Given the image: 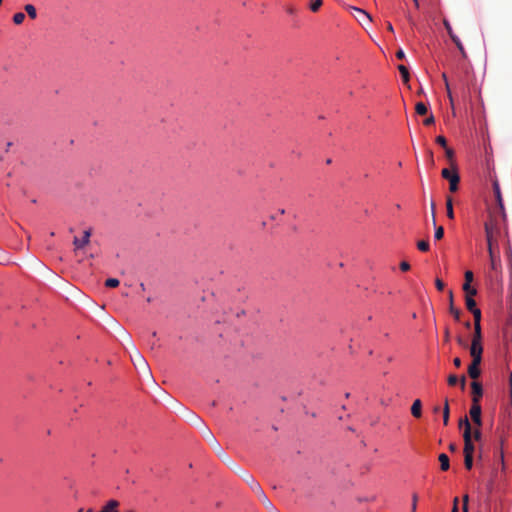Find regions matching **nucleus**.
I'll list each match as a JSON object with an SVG mask.
<instances>
[{
  "instance_id": "603ef678",
  "label": "nucleus",
  "mask_w": 512,
  "mask_h": 512,
  "mask_svg": "<svg viewBox=\"0 0 512 512\" xmlns=\"http://www.w3.org/2000/svg\"><path fill=\"white\" fill-rule=\"evenodd\" d=\"M286 11H287V13H289V14H294V13L296 12V10H295V8H294V7H288V8L286 9Z\"/></svg>"
},
{
  "instance_id": "58836bf2",
  "label": "nucleus",
  "mask_w": 512,
  "mask_h": 512,
  "mask_svg": "<svg viewBox=\"0 0 512 512\" xmlns=\"http://www.w3.org/2000/svg\"><path fill=\"white\" fill-rule=\"evenodd\" d=\"M400 269L404 272L408 271L410 269V264L406 261H402L400 263Z\"/></svg>"
},
{
  "instance_id": "20e7f679",
  "label": "nucleus",
  "mask_w": 512,
  "mask_h": 512,
  "mask_svg": "<svg viewBox=\"0 0 512 512\" xmlns=\"http://www.w3.org/2000/svg\"><path fill=\"white\" fill-rule=\"evenodd\" d=\"M243 476L245 481L250 485L251 489L257 494L259 500L264 504V506L269 510V512H280L267 498L260 484L257 481H255L253 476L249 475L248 473H244Z\"/></svg>"
},
{
  "instance_id": "680f3d73",
  "label": "nucleus",
  "mask_w": 512,
  "mask_h": 512,
  "mask_svg": "<svg viewBox=\"0 0 512 512\" xmlns=\"http://www.w3.org/2000/svg\"><path fill=\"white\" fill-rule=\"evenodd\" d=\"M462 512H468V508L467 507H462Z\"/></svg>"
},
{
  "instance_id": "052dcab7",
  "label": "nucleus",
  "mask_w": 512,
  "mask_h": 512,
  "mask_svg": "<svg viewBox=\"0 0 512 512\" xmlns=\"http://www.w3.org/2000/svg\"><path fill=\"white\" fill-rule=\"evenodd\" d=\"M414 4H415V7H419V3H418V0H413Z\"/></svg>"
},
{
  "instance_id": "0eeeda50",
  "label": "nucleus",
  "mask_w": 512,
  "mask_h": 512,
  "mask_svg": "<svg viewBox=\"0 0 512 512\" xmlns=\"http://www.w3.org/2000/svg\"><path fill=\"white\" fill-rule=\"evenodd\" d=\"M441 175L444 179L449 181L450 191L456 192L460 182L459 174L456 171H450L448 168H444L441 172Z\"/></svg>"
},
{
  "instance_id": "09e8293b",
  "label": "nucleus",
  "mask_w": 512,
  "mask_h": 512,
  "mask_svg": "<svg viewBox=\"0 0 512 512\" xmlns=\"http://www.w3.org/2000/svg\"><path fill=\"white\" fill-rule=\"evenodd\" d=\"M471 287H472V286H471V283H470V282H465V283L463 284V290H464V292H465V291H468L469 289H471Z\"/></svg>"
},
{
  "instance_id": "4be33fe9",
  "label": "nucleus",
  "mask_w": 512,
  "mask_h": 512,
  "mask_svg": "<svg viewBox=\"0 0 512 512\" xmlns=\"http://www.w3.org/2000/svg\"><path fill=\"white\" fill-rule=\"evenodd\" d=\"M415 111L418 115H425L428 112V108L423 102H418L415 105Z\"/></svg>"
},
{
  "instance_id": "2f4dec72",
  "label": "nucleus",
  "mask_w": 512,
  "mask_h": 512,
  "mask_svg": "<svg viewBox=\"0 0 512 512\" xmlns=\"http://www.w3.org/2000/svg\"><path fill=\"white\" fill-rule=\"evenodd\" d=\"M435 123V118L433 114H430L424 121L423 124L426 126H430Z\"/></svg>"
},
{
  "instance_id": "ddd939ff",
  "label": "nucleus",
  "mask_w": 512,
  "mask_h": 512,
  "mask_svg": "<svg viewBox=\"0 0 512 512\" xmlns=\"http://www.w3.org/2000/svg\"><path fill=\"white\" fill-rule=\"evenodd\" d=\"M472 393H473V403H479L480 398L482 397L483 390L480 383L474 381L471 384Z\"/></svg>"
},
{
  "instance_id": "dca6fc26",
  "label": "nucleus",
  "mask_w": 512,
  "mask_h": 512,
  "mask_svg": "<svg viewBox=\"0 0 512 512\" xmlns=\"http://www.w3.org/2000/svg\"><path fill=\"white\" fill-rule=\"evenodd\" d=\"M440 468L442 471H447L450 467L449 457L445 453H441L438 457Z\"/></svg>"
},
{
  "instance_id": "0e129e2a",
  "label": "nucleus",
  "mask_w": 512,
  "mask_h": 512,
  "mask_svg": "<svg viewBox=\"0 0 512 512\" xmlns=\"http://www.w3.org/2000/svg\"><path fill=\"white\" fill-rule=\"evenodd\" d=\"M438 411H439V407L438 406L434 407V412L437 413Z\"/></svg>"
},
{
  "instance_id": "4c0bfd02",
  "label": "nucleus",
  "mask_w": 512,
  "mask_h": 512,
  "mask_svg": "<svg viewBox=\"0 0 512 512\" xmlns=\"http://www.w3.org/2000/svg\"><path fill=\"white\" fill-rule=\"evenodd\" d=\"M466 296L465 297H472L477 294V290L474 287H471L468 291H465Z\"/></svg>"
},
{
  "instance_id": "f257e3e1",
  "label": "nucleus",
  "mask_w": 512,
  "mask_h": 512,
  "mask_svg": "<svg viewBox=\"0 0 512 512\" xmlns=\"http://www.w3.org/2000/svg\"><path fill=\"white\" fill-rule=\"evenodd\" d=\"M466 308L473 314L475 323V335L470 344L469 352H483V347L480 342V320L481 311L476 307V302L472 297H465Z\"/></svg>"
},
{
  "instance_id": "338daca9",
  "label": "nucleus",
  "mask_w": 512,
  "mask_h": 512,
  "mask_svg": "<svg viewBox=\"0 0 512 512\" xmlns=\"http://www.w3.org/2000/svg\"><path fill=\"white\" fill-rule=\"evenodd\" d=\"M86 512H94L93 509H88Z\"/></svg>"
},
{
  "instance_id": "2eb2a0df",
  "label": "nucleus",
  "mask_w": 512,
  "mask_h": 512,
  "mask_svg": "<svg viewBox=\"0 0 512 512\" xmlns=\"http://www.w3.org/2000/svg\"><path fill=\"white\" fill-rule=\"evenodd\" d=\"M411 414L415 418H420L422 416V402L420 399H416L411 406Z\"/></svg>"
},
{
  "instance_id": "423d86ee",
  "label": "nucleus",
  "mask_w": 512,
  "mask_h": 512,
  "mask_svg": "<svg viewBox=\"0 0 512 512\" xmlns=\"http://www.w3.org/2000/svg\"><path fill=\"white\" fill-rule=\"evenodd\" d=\"M464 439V455H473L474 444L472 442V428L469 420H465V430L463 432Z\"/></svg>"
},
{
  "instance_id": "f8f14e48",
  "label": "nucleus",
  "mask_w": 512,
  "mask_h": 512,
  "mask_svg": "<svg viewBox=\"0 0 512 512\" xmlns=\"http://www.w3.org/2000/svg\"><path fill=\"white\" fill-rule=\"evenodd\" d=\"M91 231L85 230L83 238L78 239L77 237L74 238L73 244L77 249H80L87 245L90 241Z\"/></svg>"
},
{
  "instance_id": "412c9836",
  "label": "nucleus",
  "mask_w": 512,
  "mask_h": 512,
  "mask_svg": "<svg viewBox=\"0 0 512 512\" xmlns=\"http://www.w3.org/2000/svg\"><path fill=\"white\" fill-rule=\"evenodd\" d=\"M24 10L31 19H35L37 17L36 8L32 4H26L24 6Z\"/></svg>"
},
{
  "instance_id": "de8ad7c7",
  "label": "nucleus",
  "mask_w": 512,
  "mask_h": 512,
  "mask_svg": "<svg viewBox=\"0 0 512 512\" xmlns=\"http://www.w3.org/2000/svg\"><path fill=\"white\" fill-rule=\"evenodd\" d=\"M506 254H507L508 258L510 259V261L512 262V250H511L510 246L507 247Z\"/></svg>"
},
{
  "instance_id": "a211bd4d",
  "label": "nucleus",
  "mask_w": 512,
  "mask_h": 512,
  "mask_svg": "<svg viewBox=\"0 0 512 512\" xmlns=\"http://www.w3.org/2000/svg\"><path fill=\"white\" fill-rule=\"evenodd\" d=\"M398 70H399V72L401 74L403 82L405 84H407L409 82V79H410L409 71H408L407 67L404 66V65H399L398 66Z\"/></svg>"
},
{
  "instance_id": "c9c22d12",
  "label": "nucleus",
  "mask_w": 512,
  "mask_h": 512,
  "mask_svg": "<svg viewBox=\"0 0 512 512\" xmlns=\"http://www.w3.org/2000/svg\"><path fill=\"white\" fill-rule=\"evenodd\" d=\"M445 154H446V157L448 158V160L452 161L453 157H454V151L450 148H445Z\"/></svg>"
},
{
  "instance_id": "b1692460",
  "label": "nucleus",
  "mask_w": 512,
  "mask_h": 512,
  "mask_svg": "<svg viewBox=\"0 0 512 512\" xmlns=\"http://www.w3.org/2000/svg\"><path fill=\"white\" fill-rule=\"evenodd\" d=\"M464 465L466 469L470 470L473 466V455H464Z\"/></svg>"
},
{
  "instance_id": "49530a36",
  "label": "nucleus",
  "mask_w": 512,
  "mask_h": 512,
  "mask_svg": "<svg viewBox=\"0 0 512 512\" xmlns=\"http://www.w3.org/2000/svg\"><path fill=\"white\" fill-rule=\"evenodd\" d=\"M442 78L445 82L446 90H447V92H449L450 87H449L448 79H447V76L445 73L442 74Z\"/></svg>"
},
{
  "instance_id": "4d7b16f0",
  "label": "nucleus",
  "mask_w": 512,
  "mask_h": 512,
  "mask_svg": "<svg viewBox=\"0 0 512 512\" xmlns=\"http://www.w3.org/2000/svg\"><path fill=\"white\" fill-rule=\"evenodd\" d=\"M447 94H448V98L450 100L451 105H453V97H452L451 91L449 90V92H447Z\"/></svg>"
},
{
  "instance_id": "473e14b6",
  "label": "nucleus",
  "mask_w": 512,
  "mask_h": 512,
  "mask_svg": "<svg viewBox=\"0 0 512 512\" xmlns=\"http://www.w3.org/2000/svg\"><path fill=\"white\" fill-rule=\"evenodd\" d=\"M417 501H418V495L416 493H414L412 495V505H411V508L413 509V512H416Z\"/></svg>"
},
{
  "instance_id": "f3484780",
  "label": "nucleus",
  "mask_w": 512,
  "mask_h": 512,
  "mask_svg": "<svg viewBox=\"0 0 512 512\" xmlns=\"http://www.w3.org/2000/svg\"><path fill=\"white\" fill-rule=\"evenodd\" d=\"M451 40L454 42V44L458 48L459 52L461 53V56L463 58H466L467 57V53H466V51L464 49V46H463L461 40L459 39V37L458 36H453V39H451Z\"/></svg>"
},
{
  "instance_id": "ea45409f",
  "label": "nucleus",
  "mask_w": 512,
  "mask_h": 512,
  "mask_svg": "<svg viewBox=\"0 0 512 512\" xmlns=\"http://www.w3.org/2000/svg\"><path fill=\"white\" fill-rule=\"evenodd\" d=\"M473 281V273L472 271H466L465 272V282H472Z\"/></svg>"
},
{
  "instance_id": "79ce46f5",
  "label": "nucleus",
  "mask_w": 512,
  "mask_h": 512,
  "mask_svg": "<svg viewBox=\"0 0 512 512\" xmlns=\"http://www.w3.org/2000/svg\"><path fill=\"white\" fill-rule=\"evenodd\" d=\"M458 497H455L454 500H453V507H452V511L451 512H458L459 509H458Z\"/></svg>"
},
{
  "instance_id": "6e6552de",
  "label": "nucleus",
  "mask_w": 512,
  "mask_h": 512,
  "mask_svg": "<svg viewBox=\"0 0 512 512\" xmlns=\"http://www.w3.org/2000/svg\"><path fill=\"white\" fill-rule=\"evenodd\" d=\"M473 356V360L468 367V374L472 379H477L480 376L479 365L481 363L482 354H471Z\"/></svg>"
},
{
  "instance_id": "6ab92c4d",
  "label": "nucleus",
  "mask_w": 512,
  "mask_h": 512,
  "mask_svg": "<svg viewBox=\"0 0 512 512\" xmlns=\"http://www.w3.org/2000/svg\"><path fill=\"white\" fill-rule=\"evenodd\" d=\"M446 210H447V217L449 219H454L453 202H452L451 197H447V199H446Z\"/></svg>"
},
{
  "instance_id": "6e6d98bb",
  "label": "nucleus",
  "mask_w": 512,
  "mask_h": 512,
  "mask_svg": "<svg viewBox=\"0 0 512 512\" xmlns=\"http://www.w3.org/2000/svg\"><path fill=\"white\" fill-rule=\"evenodd\" d=\"M449 300H450V305H453V293L451 290L449 291Z\"/></svg>"
},
{
  "instance_id": "774afa93",
  "label": "nucleus",
  "mask_w": 512,
  "mask_h": 512,
  "mask_svg": "<svg viewBox=\"0 0 512 512\" xmlns=\"http://www.w3.org/2000/svg\"><path fill=\"white\" fill-rule=\"evenodd\" d=\"M78 512H83V509H79Z\"/></svg>"
},
{
  "instance_id": "7ed1b4c3",
  "label": "nucleus",
  "mask_w": 512,
  "mask_h": 512,
  "mask_svg": "<svg viewBox=\"0 0 512 512\" xmlns=\"http://www.w3.org/2000/svg\"><path fill=\"white\" fill-rule=\"evenodd\" d=\"M493 192L496 200V206L494 208H489V218L491 214H493L499 221V228L503 225L506 227V214L504 210L503 199L500 191V185L497 180L493 181Z\"/></svg>"
},
{
  "instance_id": "5701e85b",
  "label": "nucleus",
  "mask_w": 512,
  "mask_h": 512,
  "mask_svg": "<svg viewBox=\"0 0 512 512\" xmlns=\"http://www.w3.org/2000/svg\"><path fill=\"white\" fill-rule=\"evenodd\" d=\"M24 20H25V14L22 12L15 13L13 16V22L16 25L22 24Z\"/></svg>"
},
{
  "instance_id": "a19ab883",
  "label": "nucleus",
  "mask_w": 512,
  "mask_h": 512,
  "mask_svg": "<svg viewBox=\"0 0 512 512\" xmlns=\"http://www.w3.org/2000/svg\"><path fill=\"white\" fill-rule=\"evenodd\" d=\"M457 341H458V343H459L461 348H466L468 346V340L467 339L458 338Z\"/></svg>"
},
{
  "instance_id": "5fc2aeb1",
  "label": "nucleus",
  "mask_w": 512,
  "mask_h": 512,
  "mask_svg": "<svg viewBox=\"0 0 512 512\" xmlns=\"http://www.w3.org/2000/svg\"><path fill=\"white\" fill-rule=\"evenodd\" d=\"M465 420H468V418H467V417H465V418H463V419H460V421H459V426H460V427H462V426H464V427H465Z\"/></svg>"
},
{
  "instance_id": "aec40b11",
  "label": "nucleus",
  "mask_w": 512,
  "mask_h": 512,
  "mask_svg": "<svg viewBox=\"0 0 512 512\" xmlns=\"http://www.w3.org/2000/svg\"><path fill=\"white\" fill-rule=\"evenodd\" d=\"M449 415H450L449 403H448V400L445 399L444 408H443V423H444V425H448Z\"/></svg>"
},
{
  "instance_id": "c756f323",
  "label": "nucleus",
  "mask_w": 512,
  "mask_h": 512,
  "mask_svg": "<svg viewBox=\"0 0 512 512\" xmlns=\"http://www.w3.org/2000/svg\"><path fill=\"white\" fill-rule=\"evenodd\" d=\"M450 313L453 315V317L456 319V320H459V317H460V310L455 308L453 305H450Z\"/></svg>"
},
{
  "instance_id": "8fccbe9b",
  "label": "nucleus",
  "mask_w": 512,
  "mask_h": 512,
  "mask_svg": "<svg viewBox=\"0 0 512 512\" xmlns=\"http://www.w3.org/2000/svg\"><path fill=\"white\" fill-rule=\"evenodd\" d=\"M8 260L5 258V256L3 255V253L0 251V263L1 264H5L7 263Z\"/></svg>"
},
{
  "instance_id": "a878e982",
  "label": "nucleus",
  "mask_w": 512,
  "mask_h": 512,
  "mask_svg": "<svg viewBox=\"0 0 512 512\" xmlns=\"http://www.w3.org/2000/svg\"><path fill=\"white\" fill-rule=\"evenodd\" d=\"M417 247L420 251L426 252L429 250V242L426 240H421L417 243Z\"/></svg>"
},
{
  "instance_id": "13d9d810",
  "label": "nucleus",
  "mask_w": 512,
  "mask_h": 512,
  "mask_svg": "<svg viewBox=\"0 0 512 512\" xmlns=\"http://www.w3.org/2000/svg\"><path fill=\"white\" fill-rule=\"evenodd\" d=\"M387 29H388L390 32H393V31H394L393 26H392V24H391V23H388Z\"/></svg>"
},
{
  "instance_id": "cd10ccee",
  "label": "nucleus",
  "mask_w": 512,
  "mask_h": 512,
  "mask_svg": "<svg viewBox=\"0 0 512 512\" xmlns=\"http://www.w3.org/2000/svg\"><path fill=\"white\" fill-rule=\"evenodd\" d=\"M119 285V280L116 278H109L105 282V286L109 288H115Z\"/></svg>"
},
{
  "instance_id": "39448f33",
  "label": "nucleus",
  "mask_w": 512,
  "mask_h": 512,
  "mask_svg": "<svg viewBox=\"0 0 512 512\" xmlns=\"http://www.w3.org/2000/svg\"><path fill=\"white\" fill-rule=\"evenodd\" d=\"M131 361L135 368L139 371V373H142L148 377L152 376L149 364L147 360L143 357V354L131 355Z\"/></svg>"
},
{
  "instance_id": "72a5a7b5",
  "label": "nucleus",
  "mask_w": 512,
  "mask_h": 512,
  "mask_svg": "<svg viewBox=\"0 0 512 512\" xmlns=\"http://www.w3.org/2000/svg\"><path fill=\"white\" fill-rule=\"evenodd\" d=\"M457 382H458V378H457V376H456V375H450V376L448 377V384H449V385L454 386V385H456V384H457Z\"/></svg>"
},
{
  "instance_id": "bf43d9fd",
  "label": "nucleus",
  "mask_w": 512,
  "mask_h": 512,
  "mask_svg": "<svg viewBox=\"0 0 512 512\" xmlns=\"http://www.w3.org/2000/svg\"><path fill=\"white\" fill-rule=\"evenodd\" d=\"M465 381H466V379H465V377L463 376V377H462V379H461L462 387H464V386H465Z\"/></svg>"
},
{
  "instance_id": "f704fd0d",
  "label": "nucleus",
  "mask_w": 512,
  "mask_h": 512,
  "mask_svg": "<svg viewBox=\"0 0 512 512\" xmlns=\"http://www.w3.org/2000/svg\"><path fill=\"white\" fill-rule=\"evenodd\" d=\"M435 286L439 291H442L444 289V282L441 279L437 278L435 280Z\"/></svg>"
},
{
  "instance_id": "c85d7f7f",
  "label": "nucleus",
  "mask_w": 512,
  "mask_h": 512,
  "mask_svg": "<svg viewBox=\"0 0 512 512\" xmlns=\"http://www.w3.org/2000/svg\"><path fill=\"white\" fill-rule=\"evenodd\" d=\"M444 236V228L442 226H438L435 228V234L434 237L436 240L442 239Z\"/></svg>"
},
{
  "instance_id": "69168bd1",
  "label": "nucleus",
  "mask_w": 512,
  "mask_h": 512,
  "mask_svg": "<svg viewBox=\"0 0 512 512\" xmlns=\"http://www.w3.org/2000/svg\"><path fill=\"white\" fill-rule=\"evenodd\" d=\"M140 287H141V289H142V290H144V289H145V287H144V284H143V283H141V284H140Z\"/></svg>"
},
{
  "instance_id": "e433bc0d",
  "label": "nucleus",
  "mask_w": 512,
  "mask_h": 512,
  "mask_svg": "<svg viewBox=\"0 0 512 512\" xmlns=\"http://www.w3.org/2000/svg\"><path fill=\"white\" fill-rule=\"evenodd\" d=\"M430 215H432L433 224L435 226L436 225V217H435V203H434V201L431 202V212H430Z\"/></svg>"
},
{
  "instance_id": "f03ea898",
  "label": "nucleus",
  "mask_w": 512,
  "mask_h": 512,
  "mask_svg": "<svg viewBox=\"0 0 512 512\" xmlns=\"http://www.w3.org/2000/svg\"><path fill=\"white\" fill-rule=\"evenodd\" d=\"M484 227H485L486 239H487V243H488V252H489V256H490V260H491V268L493 270H497L498 263H497L496 256L493 252L492 242H493L494 237L497 236L498 234H500L501 229L499 228V221L493 214H491L490 220H487L485 222Z\"/></svg>"
},
{
  "instance_id": "3c124183",
  "label": "nucleus",
  "mask_w": 512,
  "mask_h": 512,
  "mask_svg": "<svg viewBox=\"0 0 512 512\" xmlns=\"http://www.w3.org/2000/svg\"><path fill=\"white\" fill-rule=\"evenodd\" d=\"M453 363H454V365H455L456 367H460V365H461V360H460V358H458V357H457V358H455V359L453 360Z\"/></svg>"
},
{
  "instance_id": "a18cd8bd",
  "label": "nucleus",
  "mask_w": 512,
  "mask_h": 512,
  "mask_svg": "<svg viewBox=\"0 0 512 512\" xmlns=\"http://www.w3.org/2000/svg\"><path fill=\"white\" fill-rule=\"evenodd\" d=\"M462 501H463L462 507H467L468 508L469 496L467 494H465L463 496Z\"/></svg>"
},
{
  "instance_id": "37998d69",
  "label": "nucleus",
  "mask_w": 512,
  "mask_h": 512,
  "mask_svg": "<svg viewBox=\"0 0 512 512\" xmlns=\"http://www.w3.org/2000/svg\"><path fill=\"white\" fill-rule=\"evenodd\" d=\"M396 57L399 60H403L405 58V53L401 48L396 52Z\"/></svg>"
},
{
  "instance_id": "bb28decb",
  "label": "nucleus",
  "mask_w": 512,
  "mask_h": 512,
  "mask_svg": "<svg viewBox=\"0 0 512 512\" xmlns=\"http://www.w3.org/2000/svg\"><path fill=\"white\" fill-rule=\"evenodd\" d=\"M323 2L322 0H313L310 4V9L313 12H317L320 7L322 6Z\"/></svg>"
},
{
  "instance_id": "c03bdc74",
  "label": "nucleus",
  "mask_w": 512,
  "mask_h": 512,
  "mask_svg": "<svg viewBox=\"0 0 512 512\" xmlns=\"http://www.w3.org/2000/svg\"><path fill=\"white\" fill-rule=\"evenodd\" d=\"M473 437L477 441L481 439V431L479 430V427L473 432Z\"/></svg>"
},
{
  "instance_id": "7c9ffc66",
  "label": "nucleus",
  "mask_w": 512,
  "mask_h": 512,
  "mask_svg": "<svg viewBox=\"0 0 512 512\" xmlns=\"http://www.w3.org/2000/svg\"><path fill=\"white\" fill-rule=\"evenodd\" d=\"M436 143L439 144L440 146L446 148L447 147V141H446V138L444 136H437L436 137Z\"/></svg>"
},
{
  "instance_id": "e2e57ef3",
  "label": "nucleus",
  "mask_w": 512,
  "mask_h": 512,
  "mask_svg": "<svg viewBox=\"0 0 512 512\" xmlns=\"http://www.w3.org/2000/svg\"><path fill=\"white\" fill-rule=\"evenodd\" d=\"M279 213H280L281 215H283V214L285 213V210H284V209H280V210H279Z\"/></svg>"
},
{
  "instance_id": "1a4fd4ad",
  "label": "nucleus",
  "mask_w": 512,
  "mask_h": 512,
  "mask_svg": "<svg viewBox=\"0 0 512 512\" xmlns=\"http://www.w3.org/2000/svg\"><path fill=\"white\" fill-rule=\"evenodd\" d=\"M349 9L352 11V15L362 26H365L372 21L371 16L366 11L353 6L349 7Z\"/></svg>"
},
{
  "instance_id": "4468645a",
  "label": "nucleus",
  "mask_w": 512,
  "mask_h": 512,
  "mask_svg": "<svg viewBox=\"0 0 512 512\" xmlns=\"http://www.w3.org/2000/svg\"><path fill=\"white\" fill-rule=\"evenodd\" d=\"M119 506V501L111 499L105 504V506L99 512H119Z\"/></svg>"
},
{
  "instance_id": "9b49d317",
  "label": "nucleus",
  "mask_w": 512,
  "mask_h": 512,
  "mask_svg": "<svg viewBox=\"0 0 512 512\" xmlns=\"http://www.w3.org/2000/svg\"><path fill=\"white\" fill-rule=\"evenodd\" d=\"M205 434H206L207 440L218 451V453L220 455H223V457H226V455L223 453V451L221 449L219 442L216 440V438L214 437L212 432L207 427H205Z\"/></svg>"
},
{
  "instance_id": "9d476101",
  "label": "nucleus",
  "mask_w": 512,
  "mask_h": 512,
  "mask_svg": "<svg viewBox=\"0 0 512 512\" xmlns=\"http://www.w3.org/2000/svg\"><path fill=\"white\" fill-rule=\"evenodd\" d=\"M470 416L472 418V421L474 422V424H476L478 427H480L482 425V420H481V406L479 403H473L471 408H470Z\"/></svg>"
},
{
  "instance_id": "393cba45",
  "label": "nucleus",
  "mask_w": 512,
  "mask_h": 512,
  "mask_svg": "<svg viewBox=\"0 0 512 512\" xmlns=\"http://www.w3.org/2000/svg\"><path fill=\"white\" fill-rule=\"evenodd\" d=\"M443 24H444V27L447 30V33H448V35L450 36L451 39H453V36H457L454 33V31H453V29H452V27H451V25H450L448 20L444 19L443 20Z\"/></svg>"
},
{
  "instance_id": "864d4df0",
  "label": "nucleus",
  "mask_w": 512,
  "mask_h": 512,
  "mask_svg": "<svg viewBox=\"0 0 512 512\" xmlns=\"http://www.w3.org/2000/svg\"><path fill=\"white\" fill-rule=\"evenodd\" d=\"M449 449H450V451L454 452V451H456L457 446H456L454 443H451V444L449 445Z\"/></svg>"
}]
</instances>
